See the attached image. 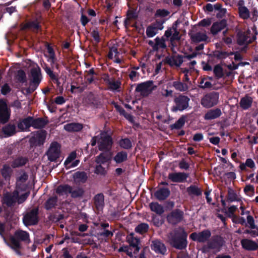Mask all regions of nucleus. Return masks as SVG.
I'll use <instances>...</instances> for the list:
<instances>
[{"label":"nucleus","instance_id":"obj_1","mask_svg":"<svg viewBox=\"0 0 258 258\" xmlns=\"http://www.w3.org/2000/svg\"><path fill=\"white\" fill-rule=\"evenodd\" d=\"M177 20H176L172 26V28H169L165 31L164 36L161 38L157 37L155 39V50H158L159 49L162 48L166 49L167 45L166 44V41H169L168 47L172 51L173 54V61L174 63H171V61L168 62V64H177V56L176 55L177 46L176 43V41H177Z\"/></svg>","mask_w":258,"mask_h":258},{"label":"nucleus","instance_id":"obj_2","mask_svg":"<svg viewBox=\"0 0 258 258\" xmlns=\"http://www.w3.org/2000/svg\"><path fill=\"white\" fill-rule=\"evenodd\" d=\"M29 240V234L28 232L22 230H16L14 236L10 237V243L8 245L13 249L15 252L21 255V252L20 249L21 248V244L20 241H27Z\"/></svg>","mask_w":258,"mask_h":258},{"label":"nucleus","instance_id":"obj_3","mask_svg":"<svg viewBox=\"0 0 258 258\" xmlns=\"http://www.w3.org/2000/svg\"><path fill=\"white\" fill-rule=\"evenodd\" d=\"M28 80L32 91L35 90L41 83L43 77L41 70L39 66L33 67L28 70L27 72Z\"/></svg>","mask_w":258,"mask_h":258},{"label":"nucleus","instance_id":"obj_4","mask_svg":"<svg viewBox=\"0 0 258 258\" xmlns=\"http://www.w3.org/2000/svg\"><path fill=\"white\" fill-rule=\"evenodd\" d=\"M225 241L223 238L219 235H213L210 240H208L207 244L202 246L200 250L203 253H206L210 252L211 249H216L219 251Z\"/></svg>","mask_w":258,"mask_h":258},{"label":"nucleus","instance_id":"obj_5","mask_svg":"<svg viewBox=\"0 0 258 258\" xmlns=\"http://www.w3.org/2000/svg\"><path fill=\"white\" fill-rule=\"evenodd\" d=\"M22 221L26 226H35L39 221V208L35 207L27 211L23 215Z\"/></svg>","mask_w":258,"mask_h":258},{"label":"nucleus","instance_id":"obj_6","mask_svg":"<svg viewBox=\"0 0 258 258\" xmlns=\"http://www.w3.org/2000/svg\"><path fill=\"white\" fill-rule=\"evenodd\" d=\"M102 80L107 86V90L113 92H119L121 90V82L119 79L110 77L108 74H103L101 76Z\"/></svg>","mask_w":258,"mask_h":258},{"label":"nucleus","instance_id":"obj_7","mask_svg":"<svg viewBox=\"0 0 258 258\" xmlns=\"http://www.w3.org/2000/svg\"><path fill=\"white\" fill-rule=\"evenodd\" d=\"M227 69L224 70L222 66H215L213 73L216 79L230 78L233 76V71L238 69L239 66H227Z\"/></svg>","mask_w":258,"mask_h":258},{"label":"nucleus","instance_id":"obj_8","mask_svg":"<svg viewBox=\"0 0 258 258\" xmlns=\"http://www.w3.org/2000/svg\"><path fill=\"white\" fill-rule=\"evenodd\" d=\"M219 93L212 91L206 94L201 99V105L205 108H210L219 102Z\"/></svg>","mask_w":258,"mask_h":258},{"label":"nucleus","instance_id":"obj_9","mask_svg":"<svg viewBox=\"0 0 258 258\" xmlns=\"http://www.w3.org/2000/svg\"><path fill=\"white\" fill-rule=\"evenodd\" d=\"M113 140L111 136L106 133H101L100 140L98 141V149L102 152H109L112 147Z\"/></svg>","mask_w":258,"mask_h":258},{"label":"nucleus","instance_id":"obj_10","mask_svg":"<svg viewBox=\"0 0 258 258\" xmlns=\"http://www.w3.org/2000/svg\"><path fill=\"white\" fill-rule=\"evenodd\" d=\"M61 146L57 142H52L46 152L48 160L50 162L56 161L60 157Z\"/></svg>","mask_w":258,"mask_h":258},{"label":"nucleus","instance_id":"obj_11","mask_svg":"<svg viewBox=\"0 0 258 258\" xmlns=\"http://www.w3.org/2000/svg\"><path fill=\"white\" fill-rule=\"evenodd\" d=\"M211 236V232L209 229H205L199 232H192L189 235V238L198 243L208 242Z\"/></svg>","mask_w":258,"mask_h":258},{"label":"nucleus","instance_id":"obj_12","mask_svg":"<svg viewBox=\"0 0 258 258\" xmlns=\"http://www.w3.org/2000/svg\"><path fill=\"white\" fill-rule=\"evenodd\" d=\"M153 85V81H148L138 84L135 91L140 93L143 96H147L153 91L154 89Z\"/></svg>","mask_w":258,"mask_h":258},{"label":"nucleus","instance_id":"obj_13","mask_svg":"<svg viewBox=\"0 0 258 258\" xmlns=\"http://www.w3.org/2000/svg\"><path fill=\"white\" fill-rule=\"evenodd\" d=\"M11 116V109L8 107L6 102L0 101V123L5 124L7 123Z\"/></svg>","mask_w":258,"mask_h":258},{"label":"nucleus","instance_id":"obj_14","mask_svg":"<svg viewBox=\"0 0 258 258\" xmlns=\"http://www.w3.org/2000/svg\"><path fill=\"white\" fill-rule=\"evenodd\" d=\"M34 136L32 137L30 141L32 143H36L38 146H42L44 144L46 137V131L40 130L34 133Z\"/></svg>","mask_w":258,"mask_h":258},{"label":"nucleus","instance_id":"obj_15","mask_svg":"<svg viewBox=\"0 0 258 258\" xmlns=\"http://www.w3.org/2000/svg\"><path fill=\"white\" fill-rule=\"evenodd\" d=\"M44 46L46 49L44 55L47 58L48 62L51 64H54L56 62L57 58L52 46L48 42H45Z\"/></svg>","mask_w":258,"mask_h":258},{"label":"nucleus","instance_id":"obj_16","mask_svg":"<svg viewBox=\"0 0 258 258\" xmlns=\"http://www.w3.org/2000/svg\"><path fill=\"white\" fill-rule=\"evenodd\" d=\"M187 233L181 227H178V249H186L188 242Z\"/></svg>","mask_w":258,"mask_h":258},{"label":"nucleus","instance_id":"obj_17","mask_svg":"<svg viewBox=\"0 0 258 258\" xmlns=\"http://www.w3.org/2000/svg\"><path fill=\"white\" fill-rule=\"evenodd\" d=\"M127 242L129 243V247L131 248H134V253L137 254L141 247V241L139 238L134 237V234L131 233L127 237Z\"/></svg>","mask_w":258,"mask_h":258},{"label":"nucleus","instance_id":"obj_18","mask_svg":"<svg viewBox=\"0 0 258 258\" xmlns=\"http://www.w3.org/2000/svg\"><path fill=\"white\" fill-rule=\"evenodd\" d=\"M13 160L10 162L12 168H17L25 166L29 161L28 158L21 155L13 157Z\"/></svg>","mask_w":258,"mask_h":258},{"label":"nucleus","instance_id":"obj_19","mask_svg":"<svg viewBox=\"0 0 258 258\" xmlns=\"http://www.w3.org/2000/svg\"><path fill=\"white\" fill-rule=\"evenodd\" d=\"M190 36L192 42L194 43L205 42L207 41L208 39L206 31L204 30L197 32H191Z\"/></svg>","mask_w":258,"mask_h":258},{"label":"nucleus","instance_id":"obj_20","mask_svg":"<svg viewBox=\"0 0 258 258\" xmlns=\"http://www.w3.org/2000/svg\"><path fill=\"white\" fill-rule=\"evenodd\" d=\"M19 198V192L17 190H15L12 194L7 193L3 198L4 203L8 207H11L17 201Z\"/></svg>","mask_w":258,"mask_h":258},{"label":"nucleus","instance_id":"obj_21","mask_svg":"<svg viewBox=\"0 0 258 258\" xmlns=\"http://www.w3.org/2000/svg\"><path fill=\"white\" fill-rule=\"evenodd\" d=\"M151 247L157 253L165 254L167 251L164 244L158 239L152 241Z\"/></svg>","mask_w":258,"mask_h":258},{"label":"nucleus","instance_id":"obj_22","mask_svg":"<svg viewBox=\"0 0 258 258\" xmlns=\"http://www.w3.org/2000/svg\"><path fill=\"white\" fill-rule=\"evenodd\" d=\"M253 32H255V29H252ZM250 31L248 30L246 34H241L239 35L238 38L237 39L238 43L240 44H245L251 43L252 41L256 39V33L254 32V35L251 38L249 36Z\"/></svg>","mask_w":258,"mask_h":258},{"label":"nucleus","instance_id":"obj_23","mask_svg":"<svg viewBox=\"0 0 258 258\" xmlns=\"http://www.w3.org/2000/svg\"><path fill=\"white\" fill-rule=\"evenodd\" d=\"M190 98L185 95H178V111H183L190 109L191 107L189 106Z\"/></svg>","mask_w":258,"mask_h":258},{"label":"nucleus","instance_id":"obj_24","mask_svg":"<svg viewBox=\"0 0 258 258\" xmlns=\"http://www.w3.org/2000/svg\"><path fill=\"white\" fill-rule=\"evenodd\" d=\"M2 132L5 138L13 136L17 133L16 126L14 123H9L2 127Z\"/></svg>","mask_w":258,"mask_h":258},{"label":"nucleus","instance_id":"obj_25","mask_svg":"<svg viewBox=\"0 0 258 258\" xmlns=\"http://www.w3.org/2000/svg\"><path fill=\"white\" fill-rule=\"evenodd\" d=\"M167 242L171 246L177 249V229L174 228L168 233Z\"/></svg>","mask_w":258,"mask_h":258},{"label":"nucleus","instance_id":"obj_26","mask_svg":"<svg viewBox=\"0 0 258 258\" xmlns=\"http://www.w3.org/2000/svg\"><path fill=\"white\" fill-rule=\"evenodd\" d=\"M170 191L168 188L161 187L156 190L154 194V197L160 201L166 200L170 195Z\"/></svg>","mask_w":258,"mask_h":258},{"label":"nucleus","instance_id":"obj_27","mask_svg":"<svg viewBox=\"0 0 258 258\" xmlns=\"http://www.w3.org/2000/svg\"><path fill=\"white\" fill-rule=\"evenodd\" d=\"M120 54L118 51L117 47L116 45H113L109 47V51L108 54V58L113 60L115 63H120L121 59L119 57Z\"/></svg>","mask_w":258,"mask_h":258},{"label":"nucleus","instance_id":"obj_28","mask_svg":"<svg viewBox=\"0 0 258 258\" xmlns=\"http://www.w3.org/2000/svg\"><path fill=\"white\" fill-rule=\"evenodd\" d=\"M222 115V111L219 108H216L209 110L204 116V119L207 120H210L216 119Z\"/></svg>","mask_w":258,"mask_h":258},{"label":"nucleus","instance_id":"obj_29","mask_svg":"<svg viewBox=\"0 0 258 258\" xmlns=\"http://www.w3.org/2000/svg\"><path fill=\"white\" fill-rule=\"evenodd\" d=\"M241 244L243 248L249 251H253L258 249V244L254 241L248 239L241 240Z\"/></svg>","mask_w":258,"mask_h":258},{"label":"nucleus","instance_id":"obj_30","mask_svg":"<svg viewBox=\"0 0 258 258\" xmlns=\"http://www.w3.org/2000/svg\"><path fill=\"white\" fill-rule=\"evenodd\" d=\"M32 127L34 128L41 129L44 128L46 125H47L49 120L47 119V117H38L34 118L32 117Z\"/></svg>","mask_w":258,"mask_h":258},{"label":"nucleus","instance_id":"obj_31","mask_svg":"<svg viewBox=\"0 0 258 258\" xmlns=\"http://www.w3.org/2000/svg\"><path fill=\"white\" fill-rule=\"evenodd\" d=\"M94 206L98 210H102L104 207V196L102 193L96 194L93 199Z\"/></svg>","mask_w":258,"mask_h":258},{"label":"nucleus","instance_id":"obj_32","mask_svg":"<svg viewBox=\"0 0 258 258\" xmlns=\"http://www.w3.org/2000/svg\"><path fill=\"white\" fill-rule=\"evenodd\" d=\"M198 73V71L197 70H195L194 68H190L189 70H184L182 72H180L178 76L180 77V76L183 75L182 77V82H189L191 83V81L189 80V76H194V74H197Z\"/></svg>","mask_w":258,"mask_h":258},{"label":"nucleus","instance_id":"obj_33","mask_svg":"<svg viewBox=\"0 0 258 258\" xmlns=\"http://www.w3.org/2000/svg\"><path fill=\"white\" fill-rule=\"evenodd\" d=\"M83 128V125L78 122L69 123L64 125V129L68 132H79Z\"/></svg>","mask_w":258,"mask_h":258},{"label":"nucleus","instance_id":"obj_34","mask_svg":"<svg viewBox=\"0 0 258 258\" xmlns=\"http://www.w3.org/2000/svg\"><path fill=\"white\" fill-rule=\"evenodd\" d=\"M32 117L28 116L21 120L17 124L18 127L22 131H26L32 126Z\"/></svg>","mask_w":258,"mask_h":258},{"label":"nucleus","instance_id":"obj_35","mask_svg":"<svg viewBox=\"0 0 258 258\" xmlns=\"http://www.w3.org/2000/svg\"><path fill=\"white\" fill-rule=\"evenodd\" d=\"M8 164H4L1 168L0 172L3 178L6 181H10L12 175L13 170Z\"/></svg>","mask_w":258,"mask_h":258},{"label":"nucleus","instance_id":"obj_36","mask_svg":"<svg viewBox=\"0 0 258 258\" xmlns=\"http://www.w3.org/2000/svg\"><path fill=\"white\" fill-rule=\"evenodd\" d=\"M166 220L168 223L172 226L177 224V209H174L167 214Z\"/></svg>","mask_w":258,"mask_h":258},{"label":"nucleus","instance_id":"obj_37","mask_svg":"<svg viewBox=\"0 0 258 258\" xmlns=\"http://www.w3.org/2000/svg\"><path fill=\"white\" fill-rule=\"evenodd\" d=\"M252 101L253 100L251 97L245 95L241 98L239 105L240 107L243 110H247L251 106Z\"/></svg>","mask_w":258,"mask_h":258},{"label":"nucleus","instance_id":"obj_38","mask_svg":"<svg viewBox=\"0 0 258 258\" xmlns=\"http://www.w3.org/2000/svg\"><path fill=\"white\" fill-rule=\"evenodd\" d=\"M116 164H120L127 160V153L125 151L118 152L113 158Z\"/></svg>","mask_w":258,"mask_h":258},{"label":"nucleus","instance_id":"obj_39","mask_svg":"<svg viewBox=\"0 0 258 258\" xmlns=\"http://www.w3.org/2000/svg\"><path fill=\"white\" fill-rule=\"evenodd\" d=\"M226 24L225 21H221L213 24L211 28V32L215 35L226 27Z\"/></svg>","mask_w":258,"mask_h":258},{"label":"nucleus","instance_id":"obj_40","mask_svg":"<svg viewBox=\"0 0 258 258\" xmlns=\"http://www.w3.org/2000/svg\"><path fill=\"white\" fill-rule=\"evenodd\" d=\"M72 186L68 184H60L56 189V192L59 195L70 194Z\"/></svg>","mask_w":258,"mask_h":258},{"label":"nucleus","instance_id":"obj_41","mask_svg":"<svg viewBox=\"0 0 258 258\" xmlns=\"http://www.w3.org/2000/svg\"><path fill=\"white\" fill-rule=\"evenodd\" d=\"M208 79H211V78H202L200 77L198 80V83L199 84V87L202 89H210L213 88L215 89V87H213L212 83L208 81Z\"/></svg>","mask_w":258,"mask_h":258},{"label":"nucleus","instance_id":"obj_42","mask_svg":"<svg viewBox=\"0 0 258 258\" xmlns=\"http://www.w3.org/2000/svg\"><path fill=\"white\" fill-rule=\"evenodd\" d=\"M73 178L75 180L84 183L87 181L88 176L84 171H77L74 174Z\"/></svg>","mask_w":258,"mask_h":258},{"label":"nucleus","instance_id":"obj_43","mask_svg":"<svg viewBox=\"0 0 258 258\" xmlns=\"http://www.w3.org/2000/svg\"><path fill=\"white\" fill-rule=\"evenodd\" d=\"M149 207L152 211L159 215H162L164 212L163 206L158 202H151L149 204Z\"/></svg>","mask_w":258,"mask_h":258},{"label":"nucleus","instance_id":"obj_44","mask_svg":"<svg viewBox=\"0 0 258 258\" xmlns=\"http://www.w3.org/2000/svg\"><path fill=\"white\" fill-rule=\"evenodd\" d=\"M84 192L85 191L82 187H76L74 188L72 186L70 195L72 198H80L83 197Z\"/></svg>","mask_w":258,"mask_h":258},{"label":"nucleus","instance_id":"obj_45","mask_svg":"<svg viewBox=\"0 0 258 258\" xmlns=\"http://www.w3.org/2000/svg\"><path fill=\"white\" fill-rule=\"evenodd\" d=\"M24 27L26 29L38 31L41 30V27L37 20L29 21L26 23Z\"/></svg>","mask_w":258,"mask_h":258},{"label":"nucleus","instance_id":"obj_46","mask_svg":"<svg viewBox=\"0 0 258 258\" xmlns=\"http://www.w3.org/2000/svg\"><path fill=\"white\" fill-rule=\"evenodd\" d=\"M247 167L250 168V169H253L255 168V164L252 159H246L245 163H241L239 165V168L242 171H246Z\"/></svg>","mask_w":258,"mask_h":258},{"label":"nucleus","instance_id":"obj_47","mask_svg":"<svg viewBox=\"0 0 258 258\" xmlns=\"http://www.w3.org/2000/svg\"><path fill=\"white\" fill-rule=\"evenodd\" d=\"M239 14L241 18L243 19H248L249 17L248 10L244 6H243V2H239Z\"/></svg>","mask_w":258,"mask_h":258},{"label":"nucleus","instance_id":"obj_48","mask_svg":"<svg viewBox=\"0 0 258 258\" xmlns=\"http://www.w3.org/2000/svg\"><path fill=\"white\" fill-rule=\"evenodd\" d=\"M57 198L51 197L49 198L45 203L44 208L46 210H49L54 208L56 205Z\"/></svg>","mask_w":258,"mask_h":258},{"label":"nucleus","instance_id":"obj_49","mask_svg":"<svg viewBox=\"0 0 258 258\" xmlns=\"http://www.w3.org/2000/svg\"><path fill=\"white\" fill-rule=\"evenodd\" d=\"M110 161V158L104 153H101L95 158V162L97 164L102 165Z\"/></svg>","mask_w":258,"mask_h":258},{"label":"nucleus","instance_id":"obj_50","mask_svg":"<svg viewBox=\"0 0 258 258\" xmlns=\"http://www.w3.org/2000/svg\"><path fill=\"white\" fill-rule=\"evenodd\" d=\"M16 79L20 83L24 84L26 83L27 79L25 72L23 70H18L16 75Z\"/></svg>","mask_w":258,"mask_h":258},{"label":"nucleus","instance_id":"obj_51","mask_svg":"<svg viewBox=\"0 0 258 258\" xmlns=\"http://www.w3.org/2000/svg\"><path fill=\"white\" fill-rule=\"evenodd\" d=\"M149 229V226L147 223H142L138 225L135 229L136 232L143 234L147 233Z\"/></svg>","mask_w":258,"mask_h":258},{"label":"nucleus","instance_id":"obj_52","mask_svg":"<svg viewBox=\"0 0 258 258\" xmlns=\"http://www.w3.org/2000/svg\"><path fill=\"white\" fill-rule=\"evenodd\" d=\"M187 192L189 195L200 196L202 195L201 189L195 185H191L188 187Z\"/></svg>","mask_w":258,"mask_h":258},{"label":"nucleus","instance_id":"obj_53","mask_svg":"<svg viewBox=\"0 0 258 258\" xmlns=\"http://www.w3.org/2000/svg\"><path fill=\"white\" fill-rule=\"evenodd\" d=\"M119 145L121 148L126 150H128L132 148V142L127 138L120 139L119 141Z\"/></svg>","mask_w":258,"mask_h":258},{"label":"nucleus","instance_id":"obj_54","mask_svg":"<svg viewBox=\"0 0 258 258\" xmlns=\"http://www.w3.org/2000/svg\"><path fill=\"white\" fill-rule=\"evenodd\" d=\"M227 199L229 202L239 201L240 200L238 198L237 195L235 191L231 188H228Z\"/></svg>","mask_w":258,"mask_h":258},{"label":"nucleus","instance_id":"obj_55","mask_svg":"<svg viewBox=\"0 0 258 258\" xmlns=\"http://www.w3.org/2000/svg\"><path fill=\"white\" fill-rule=\"evenodd\" d=\"M169 14V12L165 9H158L155 14V17L156 19H164V18L168 16Z\"/></svg>","mask_w":258,"mask_h":258},{"label":"nucleus","instance_id":"obj_56","mask_svg":"<svg viewBox=\"0 0 258 258\" xmlns=\"http://www.w3.org/2000/svg\"><path fill=\"white\" fill-rule=\"evenodd\" d=\"M94 173L97 175L105 176L107 174V170L102 165L98 164L95 167Z\"/></svg>","mask_w":258,"mask_h":258},{"label":"nucleus","instance_id":"obj_57","mask_svg":"<svg viewBox=\"0 0 258 258\" xmlns=\"http://www.w3.org/2000/svg\"><path fill=\"white\" fill-rule=\"evenodd\" d=\"M191 85V83L178 81V91H187Z\"/></svg>","mask_w":258,"mask_h":258},{"label":"nucleus","instance_id":"obj_58","mask_svg":"<svg viewBox=\"0 0 258 258\" xmlns=\"http://www.w3.org/2000/svg\"><path fill=\"white\" fill-rule=\"evenodd\" d=\"M118 252H124L126 254L130 257L133 258L134 257L133 254V249L128 247V246H122L119 247L118 250Z\"/></svg>","mask_w":258,"mask_h":258},{"label":"nucleus","instance_id":"obj_59","mask_svg":"<svg viewBox=\"0 0 258 258\" xmlns=\"http://www.w3.org/2000/svg\"><path fill=\"white\" fill-rule=\"evenodd\" d=\"M77 157V154L76 151L72 152L68 156V157L66 159L64 162V165L66 168L67 167L68 165L70 164L73 160H74Z\"/></svg>","mask_w":258,"mask_h":258},{"label":"nucleus","instance_id":"obj_60","mask_svg":"<svg viewBox=\"0 0 258 258\" xmlns=\"http://www.w3.org/2000/svg\"><path fill=\"white\" fill-rule=\"evenodd\" d=\"M158 33V31L152 25H150L147 28L146 35L148 37H153Z\"/></svg>","mask_w":258,"mask_h":258},{"label":"nucleus","instance_id":"obj_61","mask_svg":"<svg viewBox=\"0 0 258 258\" xmlns=\"http://www.w3.org/2000/svg\"><path fill=\"white\" fill-rule=\"evenodd\" d=\"M152 221L153 225L157 227H160L164 223V220L157 216H152Z\"/></svg>","mask_w":258,"mask_h":258},{"label":"nucleus","instance_id":"obj_62","mask_svg":"<svg viewBox=\"0 0 258 258\" xmlns=\"http://www.w3.org/2000/svg\"><path fill=\"white\" fill-rule=\"evenodd\" d=\"M189 173L178 172V183L187 181V178L189 177Z\"/></svg>","mask_w":258,"mask_h":258},{"label":"nucleus","instance_id":"obj_63","mask_svg":"<svg viewBox=\"0 0 258 258\" xmlns=\"http://www.w3.org/2000/svg\"><path fill=\"white\" fill-rule=\"evenodd\" d=\"M22 174L16 177V181L17 182L24 183L28 179V174L24 171H22Z\"/></svg>","mask_w":258,"mask_h":258},{"label":"nucleus","instance_id":"obj_64","mask_svg":"<svg viewBox=\"0 0 258 258\" xmlns=\"http://www.w3.org/2000/svg\"><path fill=\"white\" fill-rule=\"evenodd\" d=\"M165 19H156L155 23L152 26L155 27L157 31L158 30H162L163 28V24L165 22Z\"/></svg>","mask_w":258,"mask_h":258}]
</instances>
